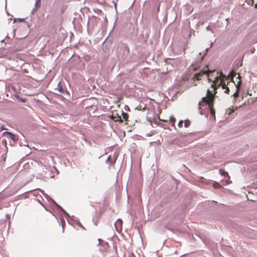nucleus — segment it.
<instances>
[{
    "label": "nucleus",
    "mask_w": 257,
    "mask_h": 257,
    "mask_svg": "<svg viewBox=\"0 0 257 257\" xmlns=\"http://www.w3.org/2000/svg\"><path fill=\"white\" fill-rule=\"evenodd\" d=\"M207 74L209 81L211 82V89H208L207 91L206 97H204L202 99V101L199 103V109H201L202 107L206 106L209 109L210 114L214 116L215 111L213 108L214 103L215 95L217 93L216 91L218 87L220 86V84L222 83L223 79H227L226 76L221 72L216 71L215 70L209 71L207 70H202L199 72L196 73L193 79L199 80L201 79L202 77L204 74Z\"/></svg>",
    "instance_id": "f257e3e1"
},
{
    "label": "nucleus",
    "mask_w": 257,
    "mask_h": 257,
    "mask_svg": "<svg viewBox=\"0 0 257 257\" xmlns=\"http://www.w3.org/2000/svg\"><path fill=\"white\" fill-rule=\"evenodd\" d=\"M224 79H222V83L221 84H220V86H221L222 88L224 90L225 93L229 94V87L232 86L235 87L236 84L233 80H231L229 81H228L227 84L226 85L224 81Z\"/></svg>",
    "instance_id": "f03ea898"
},
{
    "label": "nucleus",
    "mask_w": 257,
    "mask_h": 257,
    "mask_svg": "<svg viewBox=\"0 0 257 257\" xmlns=\"http://www.w3.org/2000/svg\"><path fill=\"white\" fill-rule=\"evenodd\" d=\"M3 136L7 137L8 138L11 139L16 143L18 141V138L14 134L9 132H5L3 133Z\"/></svg>",
    "instance_id": "7ed1b4c3"
},
{
    "label": "nucleus",
    "mask_w": 257,
    "mask_h": 257,
    "mask_svg": "<svg viewBox=\"0 0 257 257\" xmlns=\"http://www.w3.org/2000/svg\"><path fill=\"white\" fill-rule=\"evenodd\" d=\"M57 89L59 92L61 93L64 94L67 92L65 89L64 88V84L62 81H60L57 85Z\"/></svg>",
    "instance_id": "20e7f679"
},
{
    "label": "nucleus",
    "mask_w": 257,
    "mask_h": 257,
    "mask_svg": "<svg viewBox=\"0 0 257 257\" xmlns=\"http://www.w3.org/2000/svg\"><path fill=\"white\" fill-rule=\"evenodd\" d=\"M240 83L241 82L239 81L237 85L235 86V87L236 89V92L233 94V96L234 97H237L239 95V91L240 86Z\"/></svg>",
    "instance_id": "39448f33"
},
{
    "label": "nucleus",
    "mask_w": 257,
    "mask_h": 257,
    "mask_svg": "<svg viewBox=\"0 0 257 257\" xmlns=\"http://www.w3.org/2000/svg\"><path fill=\"white\" fill-rule=\"evenodd\" d=\"M10 188H8L6 191H5V194H6V197H10L11 196H12V195H14V194H16V192L15 191H9L8 190L10 189Z\"/></svg>",
    "instance_id": "423d86ee"
},
{
    "label": "nucleus",
    "mask_w": 257,
    "mask_h": 257,
    "mask_svg": "<svg viewBox=\"0 0 257 257\" xmlns=\"http://www.w3.org/2000/svg\"><path fill=\"white\" fill-rule=\"evenodd\" d=\"M121 115L122 116V119L125 121H127L128 118V114L125 112H124L123 111H121Z\"/></svg>",
    "instance_id": "0eeeda50"
},
{
    "label": "nucleus",
    "mask_w": 257,
    "mask_h": 257,
    "mask_svg": "<svg viewBox=\"0 0 257 257\" xmlns=\"http://www.w3.org/2000/svg\"><path fill=\"white\" fill-rule=\"evenodd\" d=\"M41 0H36L35 7L36 9H38L41 7Z\"/></svg>",
    "instance_id": "6e6552de"
},
{
    "label": "nucleus",
    "mask_w": 257,
    "mask_h": 257,
    "mask_svg": "<svg viewBox=\"0 0 257 257\" xmlns=\"http://www.w3.org/2000/svg\"><path fill=\"white\" fill-rule=\"evenodd\" d=\"M169 120L170 122L172 123V126H174L176 121L175 118L173 116H171L170 117Z\"/></svg>",
    "instance_id": "1a4fd4ad"
},
{
    "label": "nucleus",
    "mask_w": 257,
    "mask_h": 257,
    "mask_svg": "<svg viewBox=\"0 0 257 257\" xmlns=\"http://www.w3.org/2000/svg\"><path fill=\"white\" fill-rule=\"evenodd\" d=\"M190 124V121L189 120H185L184 121V126L188 127Z\"/></svg>",
    "instance_id": "9d476101"
},
{
    "label": "nucleus",
    "mask_w": 257,
    "mask_h": 257,
    "mask_svg": "<svg viewBox=\"0 0 257 257\" xmlns=\"http://www.w3.org/2000/svg\"><path fill=\"white\" fill-rule=\"evenodd\" d=\"M2 143L3 145L7 147V140L6 139H3L2 141Z\"/></svg>",
    "instance_id": "9b49d317"
},
{
    "label": "nucleus",
    "mask_w": 257,
    "mask_h": 257,
    "mask_svg": "<svg viewBox=\"0 0 257 257\" xmlns=\"http://www.w3.org/2000/svg\"><path fill=\"white\" fill-rule=\"evenodd\" d=\"M183 120H181L178 122V125L179 127H182L183 125Z\"/></svg>",
    "instance_id": "f8f14e48"
},
{
    "label": "nucleus",
    "mask_w": 257,
    "mask_h": 257,
    "mask_svg": "<svg viewBox=\"0 0 257 257\" xmlns=\"http://www.w3.org/2000/svg\"><path fill=\"white\" fill-rule=\"evenodd\" d=\"M106 162H110L111 164L114 163L115 161L114 162H112L111 161V156H109L107 159L106 160Z\"/></svg>",
    "instance_id": "ddd939ff"
},
{
    "label": "nucleus",
    "mask_w": 257,
    "mask_h": 257,
    "mask_svg": "<svg viewBox=\"0 0 257 257\" xmlns=\"http://www.w3.org/2000/svg\"><path fill=\"white\" fill-rule=\"evenodd\" d=\"M115 121H119L121 122H123V120L121 119V117L119 116H118L117 119L115 120Z\"/></svg>",
    "instance_id": "4468645a"
},
{
    "label": "nucleus",
    "mask_w": 257,
    "mask_h": 257,
    "mask_svg": "<svg viewBox=\"0 0 257 257\" xmlns=\"http://www.w3.org/2000/svg\"><path fill=\"white\" fill-rule=\"evenodd\" d=\"M210 29L209 26H208V27H207V30H210Z\"/></svg>",
    "instance_id": "2eb2a0df"
},
{
    "label": "nucleus",
    "mask_w": 257,
    "mask_h": 257,
    "mask_svg": "<svg viewBox=\"0 0 257 257\" xmlns=\"http://www.w3.org/2000/svg\"><path fill=\"white\" fill-rule=\"evenodd\" d=\"M233 110H232H232H231V112H229V114H230V113H231V112H233Z\"/></svg>",
    "instance_id": "dca6fc26"
},
{
    "label": "nucleus",
    "mask_w": 257,
    "mask_h": 257,
    "mask_svg": "<svg viewBox=\"0 0 257 257\" xmlns=\"http://www.w3.org/2000/svg\"><path fill=\"white\" fill-rule=\"evenodd\" d=\"M120 221V222H121V220H118L117 222H119Z\"/></svg>",
    "instance_id": "f3484780"
}]
</instances>
